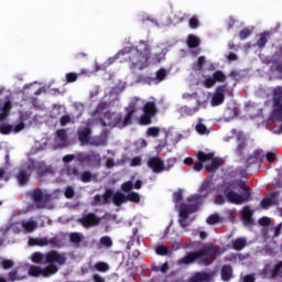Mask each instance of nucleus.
<instances>
[{
    "label": "nucleus",
    "instance_id": "1",
    "mask_svg": "<svg viewBox=\"0 0 282 282\" xmlns=\"http://www.w3.org/2000/svg\"><path fill=\"white\" fill-rule=\"evenodd\" d=\"M118 54H128L132 69H147L151 59V46L149 45V41H140L139 45L126 47Z\"/></svg>",
    "mask_w": 282,
    "mask_h": 282
},
{
    "label": "nucleus",
    "instance_id": "2",
    "mask_svg": "<svg viewBox=\"0 0 282 282\" xmlns=\"http://www.w3.org/2000/svg\"><path fill=\"white\" fill-rule=\"evenodd\" d=\"M219 254V249H217L215 243L209 242L203 246L199 250L191 251L183 258L178 259L177 265H191V263H195L197 259H200L199 263L203 265H208L209 263L217 261Z\"/></svg>",
    "mask_w": 282,
    "mask_h": 282
},
{
    "label": "nucleus",
    "instance_id": "3",
    "mask_svg": "<svg viewBox=\"0 0 282 282\" xmlns=\"http://www.w3.org/2000/svg\"><path fill=\"white\" fill-rule=\"evenodd\" d=\"M221 191L227 202L237 206L248 202L252 195L243 181L228 182L223 186Z\"/></svg>",
    "mask_w": 282,
    "mask_h": 282
},
{
    "label": "nucleus",
    "instance_id": "4",
    "mask_svg": "<svg viewBox=\"0 0 282 282\" xmlns=\"http://www.w3.org/2000/svg\"><path fill=\"white\" fill-rule=\"evenodd\" d=\"M31 261L33 263H46V265H65L67 263V257L65 253H61L56 250H51L46 253H41L39 251L31 256Z\"/></svg>",
    "mask_w": 282,
    "mask_h": 282
},
{
    "label": "nucleus",
    "instance_id": "5",
    "mask_svg": "<svg viewBox=\"0 0 282 282\" xmlns=\"http://www.w3.org/2000/svg\"><path fill=\"white\" fill-rule=\"evenodd\" d=\"M127 116L122 118L120 112L106 111L104 118L100 119L101 127H110V129H124L126 127L131 126L130 121L126 123Z\"/></svg>",
    "mask_w": 282,
    "mask_h": 282
},
{
    "label": "nucleus",
    "instance_id": "6",
    "mask_svg": "<svg viewBox=\"0 0 282 282\" xmlns=\"http://www.w3.org/2000/svg\"><path fill=\"white\" fill-rule=\"evenodd\" d=\"M58 272V265L56 264H46L45 268H41L36 264H32L29 267L28 274L29 276H33L34 279H39V276H43V279H50V276H54Z\"/></svg>",
    "mask_w": 282,
    "mask_h": 282
},
{
    "label": "nucleus",
    "instance_id": "7",
    "mask_svg": "<svg viewBox=\"0 0 282 282\" xmlns=\"http://www.w3.org/2000/svg\"><path fill=\"white\" fill-rule=\"evenodd\" d=\"M158 116V106H155L154 101H148L143 106V115L140 117V124L149 126L151 124L152 118Z\"/></svg>",
    "mask_w": 282,
    "mask_h": 282
},
{
    "label": "nucleus",
    "instance_id": "8",
    "mask_svg": "<svg viewBox=\"0 0 282 282\" xmlns=\"http://www.w3.org/2000/svg\"><path fill=\"white\" fill-rule=\"evenodd\" d=\"M75 160L79 164H100V155L95 151L89 153L79 152L75 155Z\"/></svg>",
    "mask_w": 282,
    "mask_h": 282
},
{
    "label": "nucleus",
    "instance_id": "9",
    "mask_svg": "<svg viewBox=\"0 0 282 282\" xmlns=\"http://www.w3.org/2000/svg\"><path fill=\"white\" fill-rule=\"evenodd\" d=\"M32 171H34V164H28L26 169H20L15 175L19 186H28L30 178L32 177Z\"/></svg>",
    "mask_w": 282,
    "mask_h": 282
},
{
    "label": "nucleus",
    "instance_id": "10",
    "mask_svg": "<svg viewBox=\"0 0 282 282\" xmlns=\"http://www.w3.org/2000/svg\"><path fill=\"white\" fill-rule=\"evenodd\" d=\"M282 116V87L278 86L273 89V117Z\"/></svg>",
    "mask_w": 282,
    "mask_h": 282
},
{
    "label": "nucleus",
    "instance_id": "11",
    "mask_svg": "<svg viewBox=\"0 0 282 282\" xmlns=\"http://www.w3.org/2000/svg\"><path fill=\"white\" fill-rule=\"evenodd\" d=\"M225 80H227L226 74H224L221 70H215L213 76L206 77L203 80V85L206 87V89H210L215 87L217 83H224Z\"/></svg>",
    "mask_w": 282,
    "mask_h": 282
},
{
    "label": "nucleus",
    "instance_id": "12",
    "mask_svg": "<svg viewBox=\"0 0 282 282\" xmlns=\"http://www.w3.org/2000/svg\"><path fill=\"white\" fill-rule=\"evenodd\" d=\"M78 224L84 228H94L95 226H100V217L95 213L84 214L83 217L78 218Z\"/></svg>",
    "mask_w": 282,
    "mask_h": 282
},
{
    "label": "nucleus",
    "instance_id": "13",
    "mask_svg": "<svg viewBox=\"0 0 282 282\" xmlns=\"http://www.w3.org/2000/svg\"><path fill=\"white\" fill-rule=\"evenodd\" d=\"M142 99L134 97L129 106L126 108L127 115H126V123L130 122V124H133V115L138 113V110L141 109Z\"/></svg>",
    "mask_w": 282,
    "mask_h": 282
},
{
    "label": "nucleus",
    "instance_id": "14",
    "mask_svg": "<svg viewBox=\"0 0 282 282\" xmlns=\"http://www.w3.org/2000/svg\"><path fill=\"white\" fill-rule=\"evenodd\" d=\"M77 138L78 141L80 142L82 147H85L87 144H90L91 147H98V143L91 142V128L89 127H84L78 129L77 131Z\"/></svg>",
    "mask_w": 282,
    "mask_h": 282
},
{
    "label": "nucleus",
    "instance_id": "15",
    "mask_svg": "<svg viewBox=\"0 0 282 282\" xmlns=\"http://www.w3.org/2000/svg\"><path fill=\"white\" fill-rule=\"evenodd\" d=\"M226 89H228V84L216 87L212 97V107H219V105H224V100H226Z\"/></svg>",
    "mask_w": 282,
    "mask_h": 282
},
{
    "label": "nucleus",
    "instance_id": "16",
    "mask_svg": "<svg viewBox=\"0 0 282 282\" xmlns=\"http://www.w3.org/2000/svg\"><path fill=\"white\" fill-rule=\"evenodd\" d=\"M188 204H182L181 208H185L189 213H197L202 206V195L195 194L187 198Z\"/></svg>",
    "mask_w": 282,
    "mask_h": 282
},
{
    "label": "nucleus",
    "instance_id": "17",
    "mask_svg": "<svg viewBox=\"0 0 282 282\" xmlns=\"http://www.w3.org/2000/svg\"><path fill=\"white\" fill-rule=\"evenodd\" d=\"M148 166L153 173H163L164 161L160 156H152L148 160Z\"/></svg>",
    "mask_w": 282,
    "mask_h": 282
},
{
    "label": "nucleus",
    "instance_id": "18",
    "mask_svg": "<svg viewBox=\"0 0 282 282\" xmlns=\"http://www.w3.org/2000/svg\"><path fill=\"white\" fill-rule=\"evenodd\" d=\"M197 160L198 162H196L193 166V169L197 172L202 171L204 169V162H210V160H213V152L209 153H205L199 151L197 153Z\"/></svg>",
    "mask_w": 282,
    "mask_h": 282
},
{
    "label": "nucleus",
    "instance_id": "19",
    "mask_svg": "<svg viewBox=\"0 0 282 282\" xmlns=\"http://www.w3.org/2000/svg\"><path fill=\"white\" fill-rule=\"evenodd\" d=\"M210 281H213V274L206 271H197L187 280V282H210Z\"/></svg>",
    "mask_w": 282,
    "mask_h": 282
},
{
    "label": "nucleus",
    "instance_id": "20",
    "mask_svg": "<svg viewBox=\"0 0 282 282\" xmlns=\"http://www.w3.org/2000/svg\"><path fill=\"white\" fill-rule=\"evenodd\" d=\"M32 200L36 205V208H45V202H43V189L34 188L31 194Z\"/></svg>",
    "mask_w": 282,
    "mask_h": 282
},
{
    "label": "nucleus",
    "instance_id": "21",
    "mask_svg": "<svg viewBox=\"0 0 282 282\" xmlns=\"http://www.w3.org/2000/svg\"><path fill=\"white\" fill-rule=\"evenodd\" d=\"M55 142L61 149L67 147V143H68L67 130L65 129L57 130Z\"/></svg>",
    "mask_w": 282,
    "mask_h": 282
},
{
    "label": "nucleus",
    "instance_id": "22",
    "mask_svg": "<svg viewBox=\"0 0 282 282\" xmlns=\"http://www.w3.org/2000/svg\"><path fill=\"white\" fill-rule=\"evenodd\" d=\"M248 246V239L240 237L231 240L229 248L236 250V252H241Z\"/></svg>",
    "mask_w": 282,
    "mask_h": 282
},
{
    "label": "nucleus",
    "instance_id": "23",
    "mask_svg": "<svg viewBox=\"0 0 282 282\" xmlns=\"http://www.w3.org/2000/svg\"><path fill=\"white\" fill-rule=\"evenodd\" d=\"M209 164L205 165V171H207V173H217V170L223 164L221 159L215 158V153H213V159L209 160Z\"/></svg>",
    "mask_w": 282,
    "mask_h": 282
},
{
    "label": "nucleus",
    "instance_id": "24",
    "mask_svg": "<svg viewBox=\"0 0 282 282\" xmlns=\"http://www.w3.org/2000/svg\"><path fill=\"white\" fill-rule=\"evenodd\" d=\"M193 214V212H188V209L181 207L180 208V219L178 224L181 228H188L191 226V223H188V215Z\"/></svg>",
    "mask_w": 282,
    "mask_h": 282
},
{
    "label": "nucleus",
    "instance_id": "25",
    "mask_svg": "<svg viewBox=\"0 0 282 282\" xmlns=\"http://www.w3.org/2000/svg\"><path fill=\"white\" fill-rule=\"evenodd\" d=\"M242 221L245 226H254V219H252V209H250L249 206L243 207Z\"/></svg>",
    "mask_w": 282,
    "mask_h": 282
},
{
    "label": "nucleus",
    "instance_id": "26",
    "mask_svg": "<svg viewBox=\"0 0 282 282\" xmlns=\"http://www.w3.org/2000/svg\"><path fill=\"white\" fill-rule=\"evenodd\" d=\"M276 192H271L270 197H264L260 203L261 208L267 209L270 206H274L276 204Z\"/></svg>",
    "mask_w": 282,
    "mask_h": 282
},
{
    "label": "nucleus",
    "instance_id": "27",
    "mask_svg": "<svg viewBox=\"0 0 282 282\" xmlns=\"http://www.w3.org/2000/svg\"><path fill=\"white\" fill-rule=\"evenodd\" d=\"M199 107H202V101H199V99H198L196 107L191 108L188 106H183V107H181L180 112L183 116H195V113H197V111H199Z\"/></svg>",
    "mask_w": 282,
    "mask_h": 282
},
{
    "label": "nucleus",
    "instance_id": "28",
    "mask_svg": "<svg viewBox=\"0 0 282 282\" xmlns=\"http://www.w3.org/2000/svg\"><path fill=\"white\" fill-rule=\"evenodd\" d=\"M263 158H265L263 150H256L253 152V155H251L247 159V163L248 164H257V162H263Z\"/></svg>",
    "mask_w": 282,
    "mask_h": 282
},
{
    "label": "nucleus",
    "instance_id": "29",
    "mask_svg": "<svg viewBox=\"0 0 282 282\" xmlns=\"http://www.w3.org/2000/svg\"><path fill=\"white\" fill-rule=\"evenodd\" d=\"M220 276L225 282L230 281L232 279V267L230 264H224L220 270Z\"/></svg>",
    "mask_w": 282,
    "mask_h": 282
},
{
    "label": "nucleus",
    "instance_id": "30",
    "mask_svg": "<svg viewBox=\"0 0 282 282\" xmlns=\"http://www.w3.org/2000/svg\"><path fill=\"white\" fill-rule=\"evenodd\" d=\"M36 173L39 180H43V177H47V175H52V167L45 165H37Z\"/></svg>",
    "mask_w": 282,
    "mask_h": 282
},
{
    "label": "nucleus",
    "instance_id": "31",
    "mask_svg": "<svg viewBox=\"0 0 282 282\" xmlns=\"http://www.w3.org/2000/svg\"><path fill=\"white\" fill-rule=\"evenodd\" d=\"M112 203L115 206H122V204H127V195L122 194V192H116L112 196Z\"/></svg>",
    "mask_w": 282,
    "mask_h": 282
},
{
    "label": "nucleus",
    "instance_id": "32",
    "mask_svg": "<svg viewBox=\"0 0 282 282\" xmlns=\"http://www.w3.org/2000/svg\"><path fill=\"white\" fill-rule=\"evenodd\" d=\"M203 122L204 119L198 118V123L195 126V131H197V133H199L200 135H208V133H210V130Z\"/></svg>",
    "mask_w": 282,
    "mask_h": 282
},
{
    "label": "nucleus",
    "instance_id": "33",
    "mask_svg": "<svg viewBox=\"0 0 282 282\" xmlns=\"http://www.w3.org/2000/svg\"><path fill=\"white\" fill-rule=\"evenodd\" d=\"M248 148V140L246 138L238 137V145L236 149L237 155H243V151Z\"/></svg>",
    "mask_w": 282,
    "mask_h": 282
},
{
    "label": "nucleus",
    "instance_id": "34",
    "mask_svg": "<svg viewBox=\"0 0 282 282\" xmlns=\"http://www.w3.org/2000/svg\"><path fill=\"white\" fill-rule=\"evenodd\" d=\"M47 238H30L29 239V246H40L41 248L47 246Z\"/></svg>",
    "mask_w": 282,
    "mask_h": 282
},
{
    "label": "nucleus",
    "instance_id": "35",
    "mask_svg": "<svg viewBox=\"0 0 282 282\" xmlns=\"http://www.w3.org/2000/svg\"><path fill=\"white\" fill-rule=\"evenodd\" d=\"M199 37L195 36V35H188L187 37V45L191 50H195V47H199Z\"/></svg>",
    "mask_w": 282,
    "mask_h": 282
},
{
    "label": "nucleus",
    "instance_id": "36",
    "mask_svg": "<svg viewBox=\"0 0 282 282\" xmlns=\"http://www.w3.org/2000/svg\"><path fill=\"white\" fill-rule=\"evenodd\" d=\"M66 175H68V177H80V170H78L77 166L75 165H69L66 169Z\"/></svg>",
    "mask_w": 282,
    "mask_h": 282
},
{
    "label": "nucleus",
    "instance_id": "37",
    "mask_svg": "<svg viewBox=\"0 0 282 282\" xmlns=\"http://www.w3.org/2000/svg\"><path fill=\"white\" fill-rule=\"evenodd\" d=\"M21 226L26 232H34V229L36 228V221L34 220L22 221Z\"/></svg>",
    "mask_w": 282,
    "mask_h": 282
},
{
    "label": "nucleus",
    "instance_id": "38",
    "mask_svg": "<svg viewBox=\"0 0 282 282\" xmlns=\"http://www.w3.org/2000/svg\"><path fill=\"white\" fill-rule=\"evenodd\" d=\"M94 269L97 272H109L110 267L107 262L99 261L94 264Z\"/></svg>",
    "mask_w": 282,
    "mask_h": 282
},
{
    "label": "nucleus",
    "instance_id": "39",
    "mask_svg": "<svg viewBox=\"0 0 282 282\" xmlns=\"http://www.w3.org/2000/svg\"><path fill=\"white\" fill-rule=\"evenodd\" d=\"M204 65H206V57L199 56L193 66L194 72H202V69H204Z\"/></svg>",
    "mask_w": 282,
    "mask_h": 282
},
{
    "label": "nucleus",
    "instance_id": "40",
    "mask_svg": "<svg viewBox=\"0 0 282 282\" xmlns=\"http://www.w3.org/2000/svg\"><path fill=\"white\" fill-rule=\"evenodd\" d=\"M79 180L84 184H89V182L94 180V174H91L89 171H84L82 174H79Z\"/></svg>",
    "mask_w": 282,
    "mask_h": 282
},
{
    "label": "nucleus",
    "instance_id": "41",
    "mask_svg": "<svg viewBox=\"0 0 282 282\" xmlns=\"http://www.w3.org/2000/svg\"><path fill=\"white\" fill-rule=\"evenodd\" d=\"M126 202H132L133 204H140V194L130 192L126 195Z\"/></svg>",
    "mask_w": 282,
    "mask_h": 282
},
{
    "label": "nucleus",
    "instance_id": "42",
    "mask_svg": "<svg viewBox=\"0 0 282 282\" xmlns=\"http://www.w3.org/2000/svg\"><path fill=\"white\" fill-rule=\"evenodd\" d=\"M198 192L200 193V195H203L204 197H206L209 193H210V182L206 181L204 182Z\"/></svg>",
    "mask_w": 282,
    "mask_h": 282
},
{
    "label": "nucleus",
    "instance_id": "43",
    "mask_svg": "<svg viewBox=\"0 0 282 282\" xmlns=\"http://www.w3.org/2000/svg\"><path fill=\"white\" fill-rule=\"evenodd\" d=\"M102 203L104 205H107L111 202V198L113 197V191L112 189H106V192L102 194Z\"/></svg>",
    "mask_w": 282,
    "mask_h": 282
},
{
    "label": "nucleus",
    "instance_id": "44",
    "mask_svg": "<svg viewBox=\"0 0 282 282\" xmlns=\"http://www.w3.org/2000/svg\"><path fill=\"white\" fill-rule=\"evenodd\" d=\"M12 131H13L12 124H8V123L0 124V133L2 135H10Z\"/></svg>",
    "mask_w": 282,
    "mask_h": 282
},
{
    "label": "nucleus",
    "instance_id": "45",
    "mask_svg": "<svg viewBox=\"0 0 282 282\" xmlns=\"http://www.w3.org/2000/svg\"><path fill=\"white\" fill-rule=\"evenodd\" d=\"M268 36H269V34L267 32L260 34V37L257 41L258 47H260V48L265 47V45L268 43Z\"/></svg>",
    "mask_w": 282,
    "mask_h": 282
},
{
    "label": "nucleus",
    "instance_id": "46",
    "mask_svg": "<svg viewBox=\"0 0 282 282\" xmlns=\"http://www.w3.org/2000/svg\"><path fill=\"white\" fill-rule=\"evenodd\" d=\"M160 128L158 127H150L147 130V135L148 138H158V135H160Z\"/></svg>",
    "mask_w": 282,
    "mask_h": 282
},
{
    "label": "nucleus",
    "instance_id": "47",
    "mask_svg": "<svg viewBox=\"0 0 282 282\" xmlns=\"http://www.w3.org/2000/svg\"><path fill=\"white\" fill-rule=\"evenodd\" d=\"M47 246H53L54 248H61L63 246V241L58 237H53L47 240Z\"/></svg>",
    "mask_w": 282,
    "mask_h": 282
},
{
    "label": "nucleus",
    "instance_id": "48",
    "mask_svg": "<svg viewBox=\"0 0 282 282\" xmlns=\"http://www.w3.org/2000/svg\"><path fill=\"white\" fill-rule=\"evenodd\" d=\"M100 245L104 246L105 248H111L113 246V241L111 240L110 237L104 236L99 240Z\"/></svg>",
    "mask_w": 282,
    "mask_h": 282
},
{
    "label": "nucleus",
    "instance_id": "49",
    "mask_svg": "<svg viewBox=\"0 0 282 282\" xmlns=\"http://www.w3.org/2000/svg\"><path fill=\"white\" fill-rule=\"evenodd\" d=\"M121 191L123 193H131V191H133V182L131 181H127L121 185Z\"/></svg>",
    "mask_w": 282,
    "mask_h": 282
},
{
    "label": "nucleus",
    "instance_id": "50",
    "mask_svg": "<svg viewBox=\"0 0 282 282\" xmlns=\"http://www.w3.org/2000/svg\"><path fill=\"white\" fill-rule=\"evenodd\" d=\"M155 252H156V254H159L160 257H165V254H169V247L163 246V245L158 246V247L155 248Z\"/></svg>",
    "mask_w": 282,
    "mask_h": 282
},
{
    "label": "nucleus",
    "instance_id": "51",
    "mask_svg": "<svg viewBox=\"0 0 282 282\" xmlns=\"http://www.w3.org/2000/svg\"><path fill=\"white\" fill-rule=\"evenodd\" d=\"M8 281H21V278H19V271L17 269L8 273Z\"/></svg>",
    "mask_w": 282,
    "mask_h": 282
},
{
    "label": "nucleus",
    "instance_id": "52",
    "mask_svg": "<svg viewBox=\"0 0 282 282\" xmlns=\"http://www.w3.org/2000/svg\"><path fill=\"white\" fill-rule=\"evenodd\" d=\"M165 162L166 165H164V171H170L171 169H173V166H175V164H177V159L170 158Z\"/></svg>",
    "mask_w": 282,
    "mask_h": 282
},
{
    "label": "nucleus",
    "instance_id": "53",
    "mask_svg": "<svg viewBox=\"0 0 282 282\" xmlns=\"http://www.w3.org/2000/svg\"><path fill=\"white\" fill-rule=\"evenodd\" d=\"M252 34V31H250V29L245 28L239 32V39L240 41H246V39H248V36H250Z\"/></svg>",
    "mask_w": 282,
    "mask_h": 282
},
{
    "label": "nucleus",
    "instance_id": "54",
    "mask_svg": "<svg viewBox=\"0 0 282 282\" xmlns=\"http://www.w3.org/2000/svg\"><path fill=\"white\" fill-rule=\"evenodd\" d=\"M69 240L72 243H80V241H83V237L78 232H72L69 235Z\"/></svg>",
    "mask_w": 282,
    "mask_h": 282
},
{
    "label": "nucleus",
    "instance_id": "55",
    "mask_svg": "<svg viewBox=\"0 0 282 282\" xmlns=\"http://www.w3.org/2000/svg\"><path fill=\"white\" fill-rule=\"evenodd\" d=\"M188 25L192 30H197V28H199V19H197L196 15L192 17L188 21Z\"/></svg>",
    "mask_w": 282,
    "mask_h": 282
},
{
    "label": "nucleus",
    "instance_id": "56",
    "mask_svg": "<svg viewBox=\"0 0 282 282\" xmlns=\"http://www.w3.org/2000/svg\"><path fill=\"white\" fill-rule=\"evenodd\" d=\"M219 220H220L219 215L214 214L207 218V224H209V226H215V224H219Z\"/></svg>",
    "mask_w": 282,
    "mask_h": 282
},
{
    "label": "nucleus",
    "instance_id": "57",
    "mask_svg": "<svg viewBox=\"0 0 282 282\" xmlns=\"http://www.w3.org/2000/svg\"><path fill=\"white\" fill-rule=\"evenodd\" d=\"M72 122V117L69 115L62 116L59 119L61 127H67Z\"/></svg>",
    "mask_w": 282,
    "mask_h": 282
},
{
    "label": "nucleus",
    "instance_id": "58",
    "mask_svg": "<svg viewBox=\"0 0 282 282\" xmlns=\"http://www.w3.org/2000/svg\"><path fill=\"white\" fill-rule=\"evenodd\" d=\"M165 78H166V69L160 68L156 72V80H159V83H162V80H164Z\"/></svg>",
    "mask_w": 282,
    "mask_h": 282
},
{
    "label": "nucleus",
    "instance_id": "59",
    "mask_svg": "<svg viewBox=\"0 0 282 282\" xmlns=\"http://www.w3.org/2000/svg\"><path fill=\"white\" fill-rule=\"evenodd\" d=\"M76 80H78V74L76 73L66 74V83H76Z\"/></svg>",
    "mask_w": 282,
    "mask_h": 282
},
{
    "label": "nucleus",
    "instance_id": "60",
    "mask_svg": "<svg viewBox=\"0 0 282 282\" xmlns=\"http://www.w3.org/2000/svg\"><path fill=\"white\" fill-rule=\"evenodd\" d=\"M1 265L3 270H10V268H14V261L12 260H2Z\"/></svg>",
    "mask_w": 282,
    "mask_h": 282
},
{
    "label": "nucleus",
    "instance_id": "61",
    "mask_svg": "<svg viewBox=\"0 0 282 282\" xmlns=\"http://www.w3.org/2000/svg\"><path fill=\"white\" fill-rule=\"evenodd\" d=\"M107 107H109V104L107 101H100L96 108L97 113H102V111H105Z\"/></svg>",
    "mask_w": 282,
    "mask_h": 282
},
{
    "label": "nucleus",
    "instance_id": "62",
    "mask_svg": "<svg viewBox=\"0 0 282 282\" xmlns=\"http://www.w3.org/2000/svg\"><path fill=\"white\" fill-rule=\"evenodd\" d=\"M11 109H12V101L7 100V101L3 104V107H2V109H1V111L4 112V113L10 115Z\"/></svg>",
    "mask_w": 282,
    "mask_h": 282
},
{
    "label": "nucleus",
    "instance_id": "63",
    "mask_svg": "<svg viewBox=\"0 0 282 282\" xmlns=\"http://www.w3.org/2000/svg\"><path fill=\"white\" fill-rule=\"evenodd\" d=\"M281 268H282V261H279V262L274 265V268H273V270H272V275H273V276H279V272H281Z\"/></svg>",
    "mask_w": 282,
    "mask_h": 282
},
{
    "label": "nucleus",
    "instance_id": "64",
    "mask_svg": "<svg viewBox=\"0 0 282 282\" xmlns=\"http://www.w3.org/2000/svg\"><path fill=\"white\" fill-rule=\"evenodd\" d=\"M257 278H254V274H247L243 276L242 282H256Z\"/></svg>",
    "mask_w": 282,
    "mask_h": 282
}]
</instances>
